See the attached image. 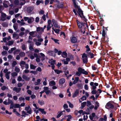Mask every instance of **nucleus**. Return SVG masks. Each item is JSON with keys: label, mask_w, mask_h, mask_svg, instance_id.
<instances>
[{"label": "nucleus", "mask_w": 121, "mask_h": 121, "mask_svg": "<svg viewBox=\"0 0 121 121\" xmlns=\"http://www.w3.org/2000/svg\"><path fill=\"white\" fill-rule=\"evenodd\" d=\"M52 22L54 26L56 28H59V27L58 26L56 21H55L54 19L52 20Z\"/></svg>", "instance_id": "ddd939ff"}, {"label": "nucleus", "mask_w": 121, "mask_h": 121, "mask_svg": "<svg viewBox=\"0 0 121 121\" xmlns=\"http://www.w3.org/2000/svg\"><path fill=\"white\" fill-rule=\"evenodd\" d=\"M36 67L35 65H34L32 64H30V68L31 69H35Z\"/></svg>", "instance_id": "58836bf2"}, {"label": "nucleus", "mask_w": 121, "mask_h": 121, "mask_svg": "<svg viewBox=\"0 0 121 121\" xmlns=\"http://www.w3.org/2000/svg\"><path fill=\"white\" fill-rule=\"evenodd\" d=\"M13 108H14V105L13 103H12L10 106V109H13Z\"/></svg>", "instance_id": "3c124183"}, {"label": "nucleus", "mask_w": 121, "mask_h": 121, "mask_svg": "<svg viewBox=\"0 0 121 121\" xmlns=\"http://www.w3.org/2000/svg\"><path fill=\"white\" fill-rule=\"evenodd\" d=\"M36 31L39 34H41L44 32L43 27H37Z\"/></svg>", "instance_id": "39448f33"}, {"label": "nucleus", "mask_w": 121, "mask_h": 121, "mask_svg": "<svg viewBox=\"0 0 121 121\" xmlns=\"http://www.w3.org/2000/svg\"><path fill=\"white\" fill-rule=\"evenodd\" d=\"M30 73H33L35 75L37 74V71H30Z\"/></svg>", "instance_id": "5fc2aeb1"}, {"label": "nucleus", "mask_w": 121, "mask_h": 121, "mask_svg": "<svg viewBox=\"0 0 121 121\" xmlns=\"http://www.w3.org/2000/svg\"><path fill=\"white\" fill-rule=\"evenodd\" d=\"M34 20V18L33 17H30V18H29L28 20V22L29 23H30L32 22Z\"/></svg>", "instance_id": "393cba45"}, {"label": "nucleus", "mask_w": 121, "mask_h": 121, "mask_svg": "<svg viewBox=\"0 0 121 121\" xmlns=\"http://www.w3.org/2000/svg\"><path fill=\"white\" fill-rule=\"evenodd\" d=\"M11 74L13 77H14L17 75V73L16 72H14L11 73Z\"/></svg>", "instance_id": "09e8293b"}, {"label": "nucleus", "mask_w": 121, "mask_h": 121, "mask_svg": "<svg viewBox=\"0 0 121 121\" xmlns=\"http://www.w3.org/2000/svg\"><path fill=\"white\" fill-rule=\"evenodd\" d=\"M78 71H79L81 73H82L85 75H87L88 73L84 70V69H82L81 67L78 68Z\"/></svg>", "instance_id": "f03ea898"}, {"label": "nucleus", "mask_w": 121, "mask_h": 121, "mask_svg": "<svg viewBox=\"0 0 121 121\" xmlns=\"http://www.w3.org/2000/svg\"><path fill=\"white\" fill-rule=\"evenodd\" d=\"M82 57L83 58L82 59L84 63L86 64L88 62L87 56L85 53H84L82 56Z\"/></svg>", "instance_id": "f257e3e1"}, {"label": "nucleus", "mask_w": 121, "mask_h": 121, "mask_svg": "<svg viewBox=\"0 0 121 121\" xmlns=\"http://www.w3.org/2000/svg\"><path fill=\"white\" fill-rule=\"evenodd\" d=\"M17 80L18 81H24V80H23L22 77L20 76H19L18 77L17 79Z\"/></svg>", "instance_id": "49530a36"}, {"label": "nucleus", "mask_w": 121, "mask_h": 121, "mask_svg": "<svg viewBox=\"0 0 121 121\" xmlns=\"http://www.w3.org/2000/svg\"><path fill=\"white\" fill-rule=\"evenodd\" d=\"M67 103L68 104L69 107H70L72 108H73V104H72L69 101H67Z\"/></svg>", "instance_id": "c9c22d12"}, {"label": "nucleus", "mask_w": 121, "mask_h": 121, "mask_svg": "<svg viewBox=\"0 0 121 121\" xmlns=\"http://www.w3.org/2000/svg\"><path fill=\"white\" fill-rule=\"evenodd\" d=\"M79 93V90L78 89H76L73 93L72 97H74L77 96Z\"/></svg>", "instance_id": "2eb2a0df"}, {"label": "nucleus", "mask_w": 121, "mask_h": 121, "mask_svg": "<svg viewBox=\"0 0 121 121\" xmlns=\"http://www.w3.org/2000/svg\"><path fill=\"white\" fill-rule=\"evenodd\" d=\"M62 56L64 58H65L67 56V54L65 52H63L62 54H61Z\"/></svg>", "instance_id": "a878e982"}, {"label": "nucleus", "mask_w": 121, "mask_h": 121, "mask_svg": "<svg viewBox=\"0 0 121 121\" xmlns=\"http://www.w3.org/2000/svg\"><path fill=\"white\" fill-rule=\"evenodd\" d=\"M26 48V46L25 44H23L22 46V49L23 50H25Z\"/></svg>", "instance_id": "774afa93"}, {"label": "nucleus", "mask_w": 121, "mask_h": 121, "mask_svg": "<svg viewBox=\"0 0 121 121\" xmlns=\"http://www.w3.org/2000/svg\"><path fill=\"white\" fill-rule=\"evenodd\" d=\"M25 110L27 111V113L30 114H31L32 112V110L29 106L26 107Z\"/></svg>", "instance_id": "423d86ee"}, {"label": "nucleus", "mask_w": 121, "mask_h": 121, "mask_svg": "<svg viewBox=\"0 0 121 121\" xmlns=\"http://www.w3.org/2000/svg\"><path fill=\"white\" fill-rule=\"evenodd\" d=\"M17 64V63L16 61H13L12 64V67H14Z\"/></svg>", "instance_id": "f704fd0d"}, {"label": "nucleus", "mask_w": 121, "mask_h": 121, "mask_svg": "<svg viewBox=\"0 0 121 121\" xmlns=\"http://www.w3.org/2000/svg\"><path fill=\"white\" fill-rule=\"evenodd\" d=\"M62 61L65 64L67 65L68 63V62L67 61L65 60L64 59L62 60Z\"/></svg>", "instance_id": "bf43d9fd"}, {"label": "nucleus", "mask_w": 121, "mask_h": 121, "mask_svg": "<svg viewBox=\"0 0 121 121\" xmlns=\"http://www.w3.org/2000/svg\"><path fill=\"white\" fill-rule=\"evenodd\" d=\"M41 80L40 79H38L37 80L36 82H35V84L36 85H39L40 84V83L41 82Z\"/></svg>", "instance_id": "5701e85b"}, {"label": "nucleus", "mask_w": 121, "mask_h": 121, "mask_svg": "<svg viewBox=\"0 0 121 121\" xmlns=\"http://www.w3.org/2000/svg\"><path fill=\"white\" fill-rule=\"evenodd\" d=\"M81 11L79 12V11H78V13L79 14L80 17H83L84 18V20L86 22L87 19H85V17L83 15V11L81 10ZM83 20H84L83 19Z\"/></svg>", "instance_id": "9d476101"}, {"label": "nucleus", "mask_w": 121, "mask_h": 121, "mask_svg": "<svg viewBox=\"0 0 121 121\" xmlns=\"http://www.w3.org/2000/svg\"><path fill=\"white\" fill-rule=\"evenodd\" d=\"M49 54L51 56H53L54 52L53 51H49L48 52Z\"/></svg>", "instance_id": "4c0bfd02"}, {"label": "nucleus", "mask_w": 121, "mask_h": 121, "mask_svg": "<svg viewBox=\"0 0 121 121\" xmlns=\"http://www.w3.org/2000/svg\"><path fill=\"white\" fill-rule=\"evenodd\" d=\"M39 111H40L42 113L44 114H46V112L45 111H44V109H42L41 108H39Z\"/></svg>", "instance_id": "c756f323"}, {"label": "nucleus", "mask_w": 121, "mask_h": 121, "mask_svg": "<svg viewBox=\"0 0 121 121\" xmlns=\"http://www.w3.org/2000/svg\"><path fill=\"white\" fill-rule=\"evenodd\" d=\"M55 61L56 60H53L52 59H51L49 62V63L51 64V65H53L55 64Z\"/></svg>", "instance_id": "4be33fe9"}, {"label": "nucleus", "mask_w": 121, "mask_h": 121, "mask_svg": "<svg viewBox=\"0 0 121 121\" xmlns=\"http://www.w3.org/2000/svg\"><path fill=\"white\" fill-rule=\"evenodd\" d=\"M13 57V56L11 55H9L8 56V58L9 59V60H10Z\"/></svg>", "instance_id": "e2e57ef3"}, {"label": "nucleus", "mask_w": 121, "mask_h": 121, "mask_svg": "<svg viewBox=\"0 0 121 121\" xmlns=\"http://www.w3.org/2000/svg\"><path fill=\"white\" fill-rule=\"evenodd\" d=\"M17 34L15 32H14L13 35V38H16L17 36Z\"/></svg>", "instance_id": "603ef678"}, {"label": "nucleus", "mask_w": 121, "mask_h": 121, "mask_svg": "<svg viewBox=\"0 0 121 121\" xmlns=\"http://www.w3.org/2000/svg\"><path fill=\"white\" fill-rule=\"evenodd\" d=\"M42 18L44 21H45L46 20V15L45 14L43 15L42 17Z\"/></svg>", "instance_id": "69168bd1"}, {"label": "nucleus", "mask_w": 121, "mask_h": 121, "mask_svg": "<svg viewBox=\"0 0 121 121\" xmlns=\"http://www.w3.org/2000/svg\"><path fill=\"white\" fill-rule=\"evenodd\" d=\"M79 78L78 77H76L75 78V79L73 82V84H75L77 83L78 81Z\"/></svg>", "instance_id": "bb28decb"}, {"label": "nucleus", "mask_w": 121, "mask_h": 121, "mask_svg": "<svg viewBox=\"0 0 121 121\" xmlns=\"http://www.w3.org/2000/svg\"><path fill=\"white\" fill-rule=\"evenodd\" d=\"M13 27L15 30H17L18 28L16 24H15L13 25Z\"/></svg>", "instance_id": "8fccbe9b"}, {"label": "nucleus", "mask_w": 121, "mask_h": 121, "mask_svg": "<svg viewBox=\"0 0 121 121\" xmlns=\"http://www.w3.org/2000/svg\"><path fill=\"white\" fill-rule=\"evenodd\" d=\"M77 24L79 28H81L82 27V23L80 22L77 21Z\"/></svg>", "instance_id": "c85d7f7f"}, {"label": "nucleus", "mask_w": 121, "mask_h": 121, "mask_svg": "<svg viewBox=\"0 0 121 121\" xmlns=\"http://www.w3.org/2000/svg\"><path fill=\"white\" fill-rule=\"evenodd\" d=\"M20 52V50L19 49H16L15 51L13 52V53L14 55L18 54Z\"/></svg>", "instance_id": "e433bc0d"}, {"label": "nucleus", "mask_w": 121, "mask_h": 121, "mask_svg": "<svg viewBox=\"0 0 121 121\" xmlns=\"http://www.w3.org/2000/svg\"><path fill=\"white\" fill-rule=\"evenodd\" d=\"M1 89L3 90H4L6 89H8V87L4 86H3L1 88Z\"/></svg>", "instance_id": "c03bdc74"}, {"label": "nucleus", "mask_w": 121, "mask_h": 121, "mask_svg": "<svg viewBox=\"0 0 121 121\" xmlns=\"http://www.w3.org/2000/svg\"><path fill=\"white\" fill-rule=\"evenodd\" d=\"M25 55V53L23 52H20L19 54V55L21 57H22L24 56Z\"/></svg>", "instance_id": "473e14b6"}, {"label": "nucleus", "mask_w": 121, "mask_h": 121, "mask_svg": "<svg viewBox=\"0 0 121 121\" xmlns=\"http://www.w3.org/2000/svg\"><path fill=\"white\" fill-rule=\"evenodd\" d=\"M14 70L17 73H19L20 71V69L17 66L15 67Z\"/></svg>", "instance_id": "7c9ffc66"}, {"label": "nucleus", "mask_w": 121, "mask_h": 121, "mask_svg": "<svg viewBox=\"0 0 121 121\" xmlns=\"http://www.w3.org/2000/svg\"><path fill=\"white\" fill-rule=\"evenodd\" d=\"M105 107L107 109H109V108H114V105L111 104L109 102H108L106 104Z\"/></svg>", "instance_id": "0eeeda50"}, {"label": "nucleus", "mask_w": 121, "mask_h": 121, "mask_svg": "<svg viewBox=\"0 0 121 121\" xmlns=\"http://www.w3.org/2000/svg\"><path fill=\"white\" fill-rule=\"evenodd\" d=\"M34 47V44L32 43L30 44L29 46V49L31 51H34V49L33 47Z\"/></svg>", "instance_id": "6ab92c4d"}, {"label": "nucleus", "mask_w": 121, "mask_h": 121, "mask_svg": "<svg viewBox=\"0 0 121 121\" xmlns=\"http://www.w3.org/2000/svg\"><path fill=\"white\" fill-rule=\"evenodd\" d=\"M10 73V72L8 71L5 74V77L8 79H9V74Z\"/></svg>", "instance_id": "b1692460"}, {"label": "nucleus", "mask_w": 121, "mask_h": 121, "mask_svg": "<svg viewBox=\"0 0 121 121\" xmlns=\"http://www.w3.org/2000/svg\"><path fill=\"white\" fill-rule=\"evenodd\" d=\"M87 105L88 107L91 104V103L88 100L87 101Z\"/></svg>", "instance_id": "338daca9"}, {"label": "nucleus", "mask_w": 121, "mask_h": 121, "mask_svg": "<svg viewBox=\"0 0 121 121\" xmlns=\"http://www.w3.org/2000/svg\"><path fill=\"white\" fill-rule=\"evenodd\" d=\"M86 104V102H84L82 103H81V106H83V107H84L85 106Z\"/></svg>", "instance_id": "680f3d73"}, {"label": "nucleus", "mask_w": 121, "mask_h": 121, "mask_svg": "<svg viewBox=\"0 0 121 121\" xmlns=\"http://www.w3.org/2000/svg\"><path fill=\"white\" fill-rule=\"evenodd\" d=\"M65 80L64 78H62L60 79L59 80V83L60 84L62 85L65 82Z\"/></svg>", "instance_id": "aec40b11"}, {"label": "nucleus", "mask_w": 121, "mask_h": 121, "mask_svg": "<svg viewBox=\"0 0 121 121\" xmlns=\"http://www.w3.org/2000/svg\"><path fill=\"white\" fill-rule=\"evenodd\" d=\"M55 72L57 74H59L62 71L61 70H59L56 69L54 70Z\"/></svg>", "instance_id": "a18cd8bd"}, {"label": "nucleus", "mask_w": 121, "mask_h": 121, "mask_svg": "<svg viewBox=\"0 0 121 121\" xmlns=\"http://www.w3.org/2000/svg\"><path fill=\"white\" fill-rule=\"evenodd\" d=\"M6 16L5 13H1L0 17V20L3 21H4L6 19Z\"/></svg>", "instance_id": "20e7f679"}, {"label": "nucleus", "mask_w": 121, "mask_h": 121, "mask_svg": "<svg viewBox=\"0 0 121 121\" xmlns=\"http://www.w3.org/2000/svg\"><path fill=\"white\" fill-rule=\"evenodd\" d=\"M14 4L16 5H18L19 4V1L18 0H16L14 1Z\"/></svg>", "instance_id": "0e129e2a"}, {"label": "nucleus", "mask_w": 121, "mask_h": 121, "mask_svg": "<svg viewBox=\"0 0 121 121\" xmlns=\"http://www.w3.org/2000/svg\"><path fill=\"white\" fill-rule=\"evenodd\" d=\"M73 1V3L74 5V7L78 9V10L79 12L81 11V9L75 3V0H72Z\"/></svg>", "instance_id": "9b49d317"}, {"label": "nucleus", "mask_w": 121, "mask_h": 121, "mask_svg": "<svg viewBox=\"0 0 121 121\" xmlns=\"http://www.w3.org/2000/svg\"><path fill=\"white\" fill-rule=\"evenodd\" d=\"M70 40L71 42L73 43H76L77 42V39L74 36L70 38Z\"/></svg>", "instance_id": "f8f14e48"}, {"label": "nucleus", "mask_w": 121, "mask_h": 121, "mask_svg": "<svg viewBox=\"0 0 121 121\" xmlns=\"http://www.w3.org/2000/svg\"><path fill=\"white\" fill-rule=\"evenodd\" d=\"M67 117H68L67 120V121H69L71 119L72 117L70 115H67Z\"/></svg>", "instance_id": "de8ad7c7"}, {"label": "nucleus", "mask_w": 121, "mask_h": 121, "mask_svg": "<svg viewBox=\"0 0 121 121\" xmlns=\"http://www.w3.org/2000/svg\"><path fill=\"white\" fill-rule=\"evenodd\" d=\"M87 53L89 55L91 56L90 58H92L94 57V54L91 52H88Z\"/></svg>", "instance_id": "ea45409f"}, {"label": "nucleus", "mask_w": 121, "mask_h": 121, "mask_svg": "<svg viewBox=\"0 0 121 121\" xmlns=\"http://www.w3.org/2000/svg\"><path fill=\"white\" fill-rule=\"evenodd\" d=\"M14 41L13 40L9 41L8 43H6V45H8L9 46L13 45L14 43Z\"/></svg>", "instance_id": "a211bd4d"}, {"label": "nucleus", "mask_w": 121, "mask_h": 121, "mask_svg": "<svg viewBox=\"0 0 121 121\" xmlns=\"http://www.w3.org/2000/svg\"><path fill=\"white\" fill-rule=\"evenodd\" d=\"M16 48L15 47L12 48L10 50H9L8 51V52L10 54L13 51L16 50Z\"/></svg>", "instance_id": "cd10ccee"}, {"label": "nucleus", "mask_w": 121, "mask_h": 121, "mask_svg": "<svg viewBox=\"0 0 121 121\" xmlns=\"http://www.w3.org/2000/svg\"><path fill=\"white\" fill-rule=\"evenodd\" d=\"M35 44L37 46H40L41 44V43L40 42L38 41H37L35 42Z\"/></svg>", "instance_id": "13d9d810"}, {"label": "nucleus", "mask_w": 121, "mask_h": 121, "mask_svg": "<svg viewBox=\"0 0 121 121\" xmlns=\"http://www.w3.org/2000/svg\"><path fill=\"white\" fill-rule=\"evenodd\" d=\"M34 8V7L33 6L28 7L27 8L26 11L28 13H30L32 11Z\"/></svg>", "instance_id": "1a4fd4ad"}, {"label": "nucleus", "mask_w": 121, "mask_h": 121, "mask_svg": "<svg viewBox=\"0 0 121 121\" xmlns=\"http://www.w3.org/2000/svg\"><path fill=\"white\" fill-rule=\"evenodd\" d=\"M21 90V88H17L16 87H14L13 89V91H15L17 93H18Z\"/></svg>", "instance_id": "4468645a"}, {"label": "nucleus", "mask_w": 121, "mask_h": 121, "mask_svg": "<svg viewBox=\"0 0 121 121\" xmlns=\"http://www.w3.org/2000/svg\"><path fill=\"white\" fill-rule=\"evenodd\" d=\"M90 85L91 86H92V88L93 90L95 89L96 87V86H98V84L97 83H94L93 82H91L90 83Z\"/></svg>", "instance_id": "7ed1b4c3"}, {"label": "nucleus", "mask_w": 121, "mask_h": 121, "mask_svg": "<svg viewBox=\"0 0 121 121\" xmlns=\"http://www.w3.org/2000/svg\"><path fill=\"white\" fill-rule=\"evenodd\" d=\"M11 39V38L10 36H9L8 37H4L3 39V41L5 43H6L7 41H8Z\"/></svg>", "instance_id": "f3484780"}, {"label": "nucleus", "mask_w": 121, "mask_h": 121, "mask_svg": "<svg viewBox=\"0 0 121 121\" xmlns=\"http://www.w3.org/2000/svg\"><path fill=\"white\" fill-rule=\"evenodd\" d=\"M38 103L41 105H42L44 104V101L43 100H38Z\"/></svg>", "instance_id": "72a5a7b5"}, {"label": "nucleus", "mask_w": 121, "mask_h": 121, "mask_svg": "<svg viewBox=\"0 0 121 121\" xmlns=\"http://www.w3.org/2000/svg\"><path fill=\"white\" fill-rule=\"evenodd\" d=\"M40 55L42 56V60H44L45 59V55L43 53H40Z\"/></svg>", "instance_id": "a19ab883"}, {"label": "nucleus", "mask_w": 121, "mask_h": 121, "mask_svg": "<svg viewBox=\"0 0 121 121\" xmlns=\"http://www.w3.org/2000/svg\"><path fill=\"white\" fill-rule=\"evenodd\" d=\"M62 114V112H60L57 116V118H59L61 115Z\"/></svg>", "instance_id": "4d7b16f0"}, {"label": "nucleus", "mask_w": 121, "mask_h": 121, "mask_svg": "<svg viewBox=\"0 0 121 121\" xmlns=\"http://www.w3.org/2000/svg\"><path fill=\"white\" fill-rule=\"evenodd\" d=\"M44 91L47 95H49L50 92V91L49 90V88L48 87H44Z\"/></svg>", "instance_id": "6e6552de"}, {"label": "nucleus", "mask_w": 121, "mask_h": 121, "mask_svg": "<svg viewBox=\"0 0 121 121\" xmlns=\"http://www.w3.org/2000/svg\"><path fill=\"white\" fill-rule=\"evenodd\" d=\"M14 108H19L20 107V106L19 104H14Z\"/></svg>", "instance_id": "37998d69"}, {"label": "nucleus", "mask_w": 121, "mask_h": 121, "mask_svg": "<svg viewBox=\"0 0 121 121\" xmlns=\"http://www.w3.org/2000/svg\"><path fill=\"white\" fill-rule=\"evenodd\" d=\"M26 64L25 62L23 61H21L20 63V65L22 67V65H24Z\"/></svg>", "instance_id": "79ce46f5"}, {"label": "nucleus", "mask_w": 121, "mask_h": 121, "mask_svg": "<svg viewBox=\"0 0 121 121\" xmlns=\"http://www.w3.org/2000/svg\"><path fill=\"white\" fill-rule=\"evenodd\" d=\"M22 77L23 79L25 80L26 81H28L30 79V78L29 77H28L27 76L25 75H22Z\"/></svg>", "instance_id": "dca6fc26"}, {"label": "nucleus", "mask_w": 121, "mask_h": 121, "mask_svg": "<svg viewBox=\"0 0 121 121\" xmlns=\"http://www.w3.org/2000/svg\"><path fill=\"white\" fill-rule=\"evenodd\" d=\"M36 32V31H32L30 32L29 33V34L33 37H35V35H34V34Z\"/></svg>", "instance_id": "412c9836"}, {"label": "nucleus", "mask_w": 121, "mask_h": 121, "mask_svg": "<svg viewBox=\"0 0 121 121\" xmlns=\"http://www.w3.org/2000/svg\"><path fill=\"white\" fill-rule=\"evenodd\" d=\"M8 102H7V104H9L10 103H13L12 101L10 100L8 98Z\"/></svg>", "instance_id": "864d4df0"}, {"label": "nucleus", "mask_w": 121, "mask_h": 121, "mask_svg": "<svg viewBox=\"0 0 121 121\" xmlns=\"http://www.w3.org/2000/svg\"><path fill=\"white\" fill-rule=\"evenodd\" d=\"M49 84L50 85L52 86L56 84L55 82L54 81H51L49 82Z\"/></svg>", "instance_id": "2f4dec72"}, {"label": "nucleus", "mask_w": 121, "mask_h": 121, "mask_svg": "<svg viewBox=\"0 0 121 121\" xmlns=\"http://www.w3.org/2000/svg\"><path fill=\"white\" fill-rule=\"evenodd\" d=\"M51 28V26L50 25H48L47 27V30L48 31L50 30Z\"/></svg>", "instance_id": "6e6d98bb"}, {"label": "nucleus", "mask_w": 121, "mask_h": 121, "mask_svg": "<svg viewBox=\"0 0 121 121\" xmlns=\"http://www.w3.org/2000/svg\"><path fill=\"white\" fill-rule=\"evenodd\" d=\"M7 52L5 51H3L2 53L1 54L2 55H5L6 54H7Z\"/></svg>", "instance_id": "052dcab7"}]
</instances>
